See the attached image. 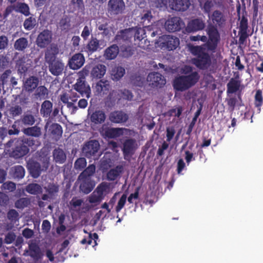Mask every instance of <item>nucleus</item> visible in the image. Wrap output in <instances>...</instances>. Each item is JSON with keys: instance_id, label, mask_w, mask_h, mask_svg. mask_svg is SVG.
<instances>
[{"instance_id": "f257e3e1", "label": "nucleus", "mask_w": 263, "mask_h": 263, "mask_svg": "<svg viewBox=\"0 0 263 263\" xmlns=\"http://www.w3.org/2000/svg\"><path fill=\"white\" fill-rule=\"evenodd\" d=\"M192 68L190 66H186L184 70V73H191L188 75L179 76L174 79L173 83L174 88L180 91H183L189 89L194 86L199 79V76L197 72H192Z\"/></svg>"}, {"instance_id": "f03ea898", "label": "nucleus", "mask_w": 263, "mask_h": 263, "mask_svg": "<svg viewBox=\"0 0 263 263\" xmlns=\"http://www.w3.org/2000/svg\"><path fill=\"white\" fill-rule=\"evenodd\" d=\"M191 51L195 57L192 59V63L200 69H207L211 65V59L210 54L201 46H193Z\"/></svg>"}, {"instance_id": "7ed1b4c3", "label": "nucleus", "mask_w": 263, "mask_h": 263, "mask_svg": "<svg viewBox=\"0 0 263 263\" xmlns=\"http://www.w3.org/2000/svg\"><path fill=\"white\" fill-rule=\"evenodd\" d=\"M39 141L33 138L23 137L17 140V144L12 151V155L15 158H20L26 155L29 152V147L39 145Z\"/></svg>"}, {"instance_id": "20e7f679", "label": "nucleus", "mask_w": 263, "mask_h": 263, "mask_svg": "<svg viewBox=\"0 0 263 263\" xmlns=\"http://www.w3.org/2000/svg\"><path fill=\"white\" fill-rule=\"evenodd\" d=\"M207 33L209 35V40L205 45L209 51L214 52L220 40L219 33L216 27L214 25L208 26Z\"/></svg>"}, {"instance_id": "39448f33", "label": "nucleus", "mask_w": 263, "mask_h": 263, "mask_svg": "<svg viewBox=\"0 0 263 263\" xmlns=\"http://www.w3.org/2000/svg\"><path fill=\"white\" fill-rule=\"evenodd\" d=\"M207 33L209 35V40L205 45L209 51L214 52L220 40L219 33L216 27L214 25L208 26Z\"/></svg>"}, {"instance_id": "423d86ee", "label": "nucleus", "mask_w": 263, "mask_h": 263, "mask_svg": "<svg viewBox=\"0 0 263 263\" xmlns=\"http://www.w3.org/2000/svg\"><path fill=\"white\" fill-rule=\"evenodd\" d=\"M159 42L160 46L164 48L169 51L176 49L180 43L179 39L170 35H163L159 37Z\"/></svg>"}, {"instance_id": "0eeeda50", "label": "nucleus", "mask_w": 263, "mask_h": 263, "mask_svg": "<svg viewBox=\"0 0 263 263\" xmlns=\"http://www.w3.org/2000/svg\"><path fill=\"white\" fill-rule=\"evenodd\" d=\"M52 40V32L48 29H44L37 35L35 43L41 49L45 48L50 45Z\"/></svg>"}, {"instance_id": "6e6552de", "label": "nucleus", "mask_w": 263, "mask_h": 263, "mask_svg": "<svg viewBox=\"0 0 263 263\" xmlns=\"http://www.w3.org/2000/svg\"><path fill=\"white\" fill-rule=\"evenodd\" d=\"M147 81L153 88H161L166 84V80L160 73L153 72L148 74Z\"/></svg>"}, {"instance_id": "1a4fd4ad", "label": "nucleus", "mask_w": 263, "mask_h": 263, "mask_svg": "<svg viewBox=\"0 0 263 263\" xmlns=\"http://www.w3.org/2000/svg\"><path fill=\"white\" fill-rule=\"evenodd\" d=\"M133 98V95L132 92L126 89L124 90H113L109 93L108 99L111 102H116L122 99L130 101Z\"/></svg>"}, {"instance_id": "9d476101", "label": "nucleus", "mask_w": 263, "mask_h": 263, "mask_svg": "<svg viewBox=\"0 0 263 263\" xmlns=\"http://www.w3.org/2000/svg\"><path fill=\"white\" fill-rule=\"evenodd\" d=\"M73 89L80 93L82 97L85 96L87 98L90 97V88L84 77L79 78L77 80V82L73 85Z\"/></svg>"}, {"instance_id": "9b49d317", "label": "nucleus", "mask_w": 263, "mask_h": 263, "mask_svg": "<svg viewBox=\"0 0 263 263\" xmlns=\"http://www.w3.org/2000/svg\"><path fill=\"white\" fill-rule=\"evenodd\" d=\"M123 0H109L108 2L107 10L111 15H118L123 13L125 9Z\"/></svg>"}, {"instance_id": "f8f14e48", "label": "nucleus", "mask_w": 263, "mask_h": 263, "mask_svg": "<svg viewBox=\"0 0 263 263\" xmlns=\"http://www.w3.org/2000/svg\"><path fill=\"white\" fill-rule=\"evenodd\" d=\"M100 144L97 140H90L87 142L83 146L82 152L87 158H91L98 152Z\"/></svg>"}, {"instance_id": "ddd939ff", "label": "nucleus", "mask_w": 263, "mask_h": 263, "mask_svg": "<svg viewBox=\"0 0 263 263\" xmlns=\"http://www.w3.org/2000/svg\"><path fill=\"white\" fill-rule=\"evenodd\" d=\"M184 23L179 17H173L167 20L165 23L166 30L169 32H176L180 31Z\"/></svg>"}, {"instance_id": "4468645a", "label": "nucleus", "mask_w": 263, "mask_h": 263, "mask_svg": "<svg viewBox=\"0 0 263 263\" xmlns=\"http://www.w3.org/2000/svg\"><path fill=\"white\" fill-rule=\"evenodd\" d=\"M168 5L172 10L183 12L189 8L191 3L189 0H168Z\"/></svg>"}, {"instance_id": "2eb2a0df", "label": "nucleus", "mask_w": 263, "mask_h": 263, "mask_svg": "<svg viewBox=\"0 0 263 263\" xmlns=\"http://www.w3.org/2000/svg\"><path fill=\"white\" fill-rule=\"evenodd\" d=\"M85 62V58L82 53H76L72 56L68 62L70 69L77 70L83 66Z\"/></svg>"}, {"instance_id": "dca6fc26", "label": "nucleus", "mask_w": 263, "mask_h": 263, "mask_svg": "<svg viewBox=\"0 0 263 263\" xmlns=\"http://www.w3.org/2000/svg\"><path fill=\"white\" fill-rule=\"evenodd\" d=\"M31 62L30 60L25 55L19 57L16 61V68L17 69L18 73L25 74L30 67Z\"/></svg>"}, {"instance_id": "f3484780", "label": "nucleus", "mask_w": 263, "mask_h": 263, "mask_svg": "<svg viewBox=\"0 0 263 263\" xmlns=\"http://www.w3.org/2000/svg\"><path fill=\"white\" fill-rule=\"evenodd\" d=\"M29 249L24 252L25 255L30 256L33 260L38 261L42 258V254L39 246L35 242H31L28 245Z\"/></svg>"}, {"instance_id": "a211bd4d", "label": "nucleus", "mask_w": 263, "mask_h": 263, "mask_svg": "<svg viewBox=\"0 0 263 263\" xmlns=\"http://www.w3.org/2000/svg\"><path fill=\"white\" fill-rule=\"evenodd\" d=\"M137 146L136 140L130 138L124 141L122 151L124 156H131L134 154Z\"/></svg>"}, {"instance_id": "6ab92c4d", "label": "nucleus", "mask_w": 263, "mask_h": 263, "mask_svg": "<svg viewBox=\"0 0 263 263\" xmlns=\"http://www.w3.org/2000/svg\"><path fill=\"white\" fill-rule=\"evenodd\" d=\"M205 27V23L199 18H195L189 22L186 30L189 33L196 32L203 30Z\"/></svg>"}, {"instance_id": "aec40b11", "label": "nucleus", "mask_w": 263, "mask_h": 263, "mask_svg": "<svg viewBox=\"0 0 263 263\" xmlns=\"http://www.w3.org/2000/svg\"><path fill=\"white\" fill-rule=\"evenodd\" d=\"M27 166L30 175L33 178H37L40 176L42 170L39 162L30 160L27 162Z\"/></svg>"}, {"instance_id": "412c9836", "label": "nucleus", "mask_w": 263, "mask_h": 263, "mask_svg": "<svg viewBox=\"0 0 263 263\" xmlns=\"http://www.w3.org/2000/svg\"><path fill=\"white\" fill-rule=\"evenodd\" d=\"M59 52V49L55 44H52L48 47L45 53V59L47 63L55 61L57 55Z\"/></svg>"}, {"instance_id": "4be33fe9", "label": "nucleus", "mask_w": 263, "mask_h": 263, "mask_svg": "<svg viewBox=\"0 0 263 263\" xmlns=\"http://www.w3.org/2000/svg\"><path fill=\"white\" fill-rule=\"evenodd\" d=\"M111 87L109 82L107 80H100L95 86V89L98 95L103 96L107 95Z\"/></svg>"}, {"instance_id": "5701e85b", "label": "nucleus", "mask_w": 263, "mask_h": 263, "mask_svg": "<svg viewBox=\"0 0 263 263\" xmlns=\"http://www.w3.org/2000/svg\"><path fill=\"white\" fill-rule=\"evenodd\" d=\"M109 119L111 122L120 123L126 122L128 116L122 111H115L110 114Z\"/></svg>"}, {"instance_id": "b1692460", "label": "nucleus", "mask_w": 263, "mask_h": 263, "mask_svg": "<svg viewBox=\"0 0 263 263\" xmlns=\"http://www.w3.org/2000/svg\"><path fill=\"white\" fill-rule=\"evenodd\" d=\"M49 64V71L55 76H59L62 74L64 68V65L59 61L48 63Z\"/></svg>"}, {"instance_id": "393cba45", "label": "nucleus", "mask_w": 263, "mask_h": 263, "mask_svg": "<svg viewBox=\"0 0 263 263\" xmlns=\"http://www.w3.org/2000/svg\"><path fill=\"white\" fill-rule=\"evenodd\" d=\"M123 172L122 165H117L115 167L110 169L107 173V179L110 181H114L120 178V176Z\"/></svg>"}, {"instance_id": "a878e982", "label": "nucleus", "mask_w": 263, "mask_h": 263, "mask_svg": "<svg viewBox=\"0 0 263 263\" xmlns=\"http://www.w3.org/2000/svg\"><path fill=\"white\" fill-rule=\"evenodd\" d=\"M24 135L28 136V138H39L42 135L41 128L38 126H33L25 128L22 130Z\"/></svg>"}, {"instance_id": "bb28decb", "label": "nucleus", "mask_w": 263, "mask_h": 263, "mask_svg": "<svg viewBox=\"0 0 263 263\" xmlns=\"http://www.w3.org/2000/svg\"><path fill=\"white\" fill-rule=\"evenodd\" d=\"M106 71V67L103 64H97L94 66L91 71V76L93 79L102 78Z\"/></svg>"}, {"instance_id": "cd10ccee", "label": "nucleus", "mask_w": 263, "mask_h": 263, "mask_svg": "<svg viewBox=\"0 0 263 263\" xmlns=\"http://www.w3.org/2000/svg\"><path fill=\"white\" fill-rule=\"evenodd\" d=\"M39 82L38 78L31 76L27 78L24 83V87L28 92H32L37 86Z\"/></svg>"}, {"instance_id": "c85d7f7f", "label": "nucleus", "mask_w": 263, "mask_h": 263, "mask_svg": "<svg viewBox=\"0 0 263 263\" xmlns=\"http://www.w3.org/2000/svg\"><path fill=\"white\" fill-rule=\"evenodd\" d=\"M106 117V115L103 111L98 110H96L91 115L90 120L95 124H100L105 121Z\"/></svg>"}, {"instance_id": "c756f323", "label": "nucleus", "mask_w": 263, "mask_h": 263, "mask_svg": "<svg viewBox=\"0 0 263 263\" xmlns=\"http://www.w3.org/2000/svg\"><path fill=\"white\" fill-rule=\"evenodd\" d=\"M123 134V129L121 128H108L103 133L104 136L108 138H116Z\"/></svg>"}, {"instance_id": "7c9ffc66", "label": "nucleus", "mask_w": 263, "mask_h": 263, "mask_svg": "<svg viewBox=\"0 0 263 263\" xmlns=\"http://www.w3.org/2000/svg\"><path fill=\"white\" fill-rule=\"evenodd\" d=\"M95 171V165L90 164L79 175L78 179L79 180H89L90 177L93 175Z\"/></svg>"}, {"instance_id": "2f4dec72", "label": "nucleus", "mask_w": 263, "mask_h": 263, "mask_svg": "<svg viewBox=\"0 0 263 263\" xmlns=\"http://www.w3.org/2000/svg\"><path fill=\"white\" fill-rule=\"evenodd\" d=\"M240 81L234 78L231 79L227 85V94H232L239 90L240 87Z\"/></svg>"}, {"instance_id": "473e14b6", "label": "nucleus", "mask_w": 263, "mask_h": 263, "mask_svg": "<svg viewBox=\"0 0 263 263\" xmlns=\"http://www.w3.org/2000/svg\"><path fill=\"white\" fill-rule=\"evenodd\" d=\"M101 42V41L98 40L96 37L91 36L86 47L87 52L90 53H92L97 51L100 47Z\"/></svg>"}, {"instance_id": "72a5a7b5", "label": "nucleus", "mask_w": 263, "mask_h": 263, "mask_svg": "<svg viewBox=\"0 0 263 263\" xmlns=\"http://www.w3.org/2000/svg\"><path fill=\"white\" fill-rule=\"evenodd\" d=\"M36 119L34 115L31 112H27L22 116L20 121L25 126H32L35 122Z\"/></svg>"}, {"instance_id": "f704fd0d", "label": "nucleus", "mask_w": 263, "mask_h": 263, "mask_svg": "<svg viewBox=\"0 0 263 263\" xmlns=\"http://www.w3.org/2000/svg\"><path fill=\"white\" fill-rule=\"evenodd\" d=\"M119 51L118 46L116 44H113L105 49L104 56L108 60H112L117 57Z\"/></svg>"}, {"instance_id": "c9c22d12", "label": "nucleus", "mask_w": 263, "mask_h": 263, "mask_svg": "<svg viewBox=\"0 0 263 263\" xmlns=\"http://www.w3.org/2000/svg\"><path fill=\"white\" fill-rule=\"evenodd\" d=\"M11 174L14 178L20 180L24 178L25 170L23 166L17 165L11 167Z\"/></svg>"}, {"instance_id": "e433bc0d", "label": "nucleus", "mask_w": 263, "mask_h": 263, "mask_svg": "<svg viewBox=\"0 0 263 263\" xmlns=\"http://www.w3.org/2000/svg\"><path fill=\"white\" fill-rule=\"evenodd\" d=\"M52 106L53 104L50 101H44L41 105L40 110L41 115H42L44 117H49L52 111Z\"/></svg>"}, {"instance_id": "4c0bfd02", "label": "nucleus", "mask_w": 263, "mask_h": 263, "mask_svg": "<svg viewBox=\"0 0 263 263\" xmlns=\"http://www.w3.org/2000/svg\"><path fill=\"white\" fill-rule=\"evenodd\" d=\"M53 159L56 163L62 164L65 162L66 159V156L64 152L61 148H55L53 152Z\"/></svg>"}, {"instance_id": "58836bf2", "label": "nucleus", "mask_w": 263, "mask_h": 263, "mask_svg": "<svg viewBox=\"0 0 263 263\" xmlns=\"http://www.w3.org/2000/svg\"><path fill=\"white\" fill-rule=\"evenodd\" d=\"M15 12L21 13L25 16L30 14V8L29 5L24 2H17L15 4Z\"/></svg>"}, {"instance_id": "ea45409f", "label": "nucleus", "mask_w": 263, "mask_h": 263, "mask_svg": "<svg viewBox=\"0 0 263 263\" xmlns=\"http://www.w3.org/2000/svg\"><path fill=\"white\" fill-rule=\"evenodd\" d=\"M211 19L214 24L220 27L225 22L222 13L219 10H215L211 16Z\"/></svg>"}, {"instance_id": "a19ab883", "label": "nucleus", "mask_w": 263, "mask_h": 263, "mask_svg": "<svg viewBox=\"0 0 263 263\" xmlns=\"http://www.w3.org/2000/svg\"><path fill=\"white\" fill-rule=\"evenodd\" d=\"M26 191L32 195L40 194L43 192L42 186L37 183H29L26 186Z\"/></svg>"}, {"instance_id": "79ce46f5", "label": "nucleus", "mask_w": 263, "mask_h": 263, "mask_svg": "<svg viewBox=\"0 0 263 263\" xmlns=\"http://www.w3.org/2000/svg\"><path fill=\"white\" fill-rule=\"evenodd\" d=\"M133 36V31L132 29H124L121 30L120 34L117 35L118 39L122 40L126 42H131Z\"/></svg>"}, {"instance_id": "37998d69", "label": "nucleus", "mask_w": 263, "mask_h": 263, "mask_svg": "<svg viewBox=\"0 0 263 263\" xmlns=\"http://www.w3.org/2000/svg\"><path fill=\"white\" fill-rule=\"evenodd\" d=\"M9 117L14 119L15 117H18L22 115L23 109L21 105L15 104L11 106L8 110Z\"/></svg>"}, {"instance_id": "c03bdc74", "label": "nucleus", "mask_w": 263, "mask_h": 263, "mask_svg": "<svg viewBox=\"0 0 263 263\" xmlns=\"http://www.w3.org/2000/svg\"><path fill=\"white\" fill-rule=\"evenodd\" d=\"M28 42L26 38L22 37L16 40L14 44V48L18 51H23L28 46Z\"/></svg>"}, {"instance_id": "a18cd8bd", "label": "nucleus", "mask_w": 263, "mask_h": 263, "mask_svg": "<svg viewBox=\"0 0 263 263\" xmlns=\"http://www.w3.org/2000/svg\"><path fill=\"white\" fill-rule=\"evenodd\" d=\"M125 73V69L121 66L116 67L111 71L112 80L118 81L123 77Z\"/></svg>"}, {"instance_id": "49530a36", "label": "nucleus", "mask_w": 263, "mask_h": 263, "mask_svg": "<svg viewBox=\"0 0 263 263\" xmlns=\"http://www.w3.org/2000/svg\"><path fill=\"white\" fill-rule=\"evenodd\" d=\"M30 204V200L27 197L21 198L14 203V206L18 209H23Z\"/></svg>"}, {"instance_id": "de8ad7c7", "label": "nucleus", "mask_w": 263, "mask_h": 263, "mask_svg": "<svg viewBox=\"0 0 263 263\" xmlns=\"http://www.w3.org/2000/svg\"><path fill=\"white\" fill-rule=\"evenodd\" d=\"M37 24L36 18L33 16L27 18L24 22L23 26L28 31L33 29Z\"/></svg>"}, {"instance_id": "09e8293b", "label": "nucleus", "mask_w": 263, "mask_h": 263, "mask_svg": "<svg viewBox=\"0 0 263 263\" xmlns=\"http://www.w3.org/2000/svg\"><path fill=\"white\" fill-rule=\"evenodd\" d=\"M263 103V98L262 95V91L258 89L256 91L255 95L254 105L257 108L258 113L260 111V107Z\"/></svg>"}, {"instance_id": "8fccbe9b", "label": "nucleus", "mask_w": 263, "mask_h": 263, "mask_svg": "<svg viewBox=\"0 0 263 263\" xmlns=\"http://www.w3.org/2000/svg\"><path fill=\"white\" fill-rule=\"evenodd\" d=\"M132 31H133V37L135 41L138 40L140 41L145 37V30L143 28L140 27L132 29Z\"/></svg>"}, {"instance_id": "3c124183", "label": "nucleus", "mask_w": 263, "mask_h": 263, "mask_svg": "<svg viewBox=\"0 0 263 263\" xmlns=\"http://www.w3.org/2000/svg\"><path fill=\"white\" fill-rule=\"evenodd\" d=\"M35 95L41 99H45L48 98V90L44 86H40L37 88Z\"/></svg>"}, {"instance_id": "603ef678", "label": "nucleus", "mask_w": 263, "mask_h": 263, "mask_svg": "<svg viewBox=\"0 0 263 263\" xmlns=\"http://www.w3.org/2000/svg\"><path fill=\"white\" fill-rule=\"evenodd\" d=\"M99 236L96 233H94L93 234L90 233L87 238H83L81 241V243L83 245L88 244L91 245L92 240H94V246L97 245V240L98 239Z\"/></svg>"}, {"instance_id": "864d4df0", "label": "nucleus", "mask_w": 263, "mask_h": 263, "mask_svg": "<svg viewBox=\"0 0 263 263\" xmlns=\"http://www.w3.org/2000/svg\"><path fill=\"white\" fill-rule=\"evenodd\" d=\"M89 180H80L81 181L80 185V190L85 194L89 193L93 189L92 185L88 183Z\"/></svg>"}, {"instance_id": "5fc2aeb1", "label": "nucleus", "mask_w": 263, "mask_h": 263, "mask_svg": "<svg viewBox=\"0 0 263 263\" xmlns=\"http://www.w3.org/2000/svg\"><path fill=\"white\" fill-rule=\"evenodd\" d=\"M51 133L53 135L61 137L63 133L62 126L58 124L54 123L51 126Z\"/></svg>"}, {"instance_id": "6e6d98bb", "label": "nucleus", "mask_w": 263, "mask_h": 263, "mask_svg": "<svg viewBox=\"0 0 263 263\" xmlns=\"http://www.w3.org/2000/svg\"><path fill=\"white\" fill-rule=\"evenodd\" d=\"M86 160L85 158H79L74 162L76 170L81 171L86 166Z\"/></svg>"}, {"instance_id": "4d7b16f0", "label": "nucleus", "mask_w": 263, "mask_h": 263, "mask_svg": "<svg viewBox=\"0 0 263 263\" xmlns=\"http://www.w3.org/2000/svg\"><path fill=\"white\" fill-rule=\"evenodd\" d=\"M70 4L74 8L78 10L81 11L84 10L85 5L83 0H71Z\"/></svg>"}, {"instance_id": "13d9d810", "label": "nucleus", "mask_w": 263, "mask_h": 263, "mask_svg": "<svg viewBox=\"0 0 263 263\" xmlns=\"http://www.w3.org/2000/svg\"><path fill=\"white\" fill-rule=\"evenodd\" d=\"M59 190V186L54 183H50L46 188V192L51 196L55 195Z\"/></svg>"}, {"instance_id": "bf43d9fd", "label": "nucleus", "mask_w": 263, "mask_h": 263, "mask_svg": "<svg viewBox=\"0 0 263 263\" xmlns=\"http://www.w3.org/2000/svg\"><path fill=\"white\" fill-rule=\"evenodd\" d=\"M104 198L102 196L98 194L95 191L91 194L89 197V202L91 203H98L102 201Z\"/></svg>"}, {"instance_id": "052dcab7", "label": "nucleus", "mask_w": 263, "mask_h": 263, "mask_svg": "<svg viewBox=\"0 0 263 263\" xmlns=\"http://www.w3.org/2000/svg\"><path fill=\"white\" fill-rule=\"evenodd\" d=\"M109 188V184L106 182H102L100 184L95 191L98 193V194L102 196L103 197H104V193Z\"/></svg>"}, {"instance_id": "680f3d73", "label": "nucleus", "mask_w": 263, "mask_h": 263, "mask_svg": "<svg viewBox=\"0 0 263 263\" xmlns=\"http://www.w3.org/2000/svg\"><path fill=\"white\" fill-rule=\"evenodd\" d=\"M127 199V195L125 194H123L118 202L117 205L116 206L115 210L117 213H119L121 209L124 207Z\"/></svg>"}, {"instance_id": "e2e57ef3", "label": "nucleus", "mask_w": 263, "mask_h": 263, "mask_svg": "<svg viewBox=\"0 0 263 263\" xmlns=\"http://www.w3.org/2000/svg\"><path fill=\"white\" fill-rule=\"evenodd\" d=\"M7 218L11 221H16L19 218L18 213L14 209H11L7 213Z\"/></svg>"}, {"instance_id": "0e129e2a", "label": "nucleus", "mask_w": 263, "mask_h": 263, "mask_svg": "<svg viewBox=\"0 0 263 263\" xmlns=\"http://www.w3.org/2000/svg\"><path fill=\"white\" fill-rule=\"evenodd\" d=\"M11 73V71L10 69L6 70L5 72L2 74L0 78V81L2 83V84L4 86L5 85H7L9 82V78Z\"/></svg>"}, {"instance_id": "69168bd1", "label": "nucleus", "mask_w": 263, "mask_h": 263, "mask_svg": "<svg viewBox=\"0 0 263 263\" xmlns=\"http://www.w3.org/2000/svg\"><path fill=\"white\" fill-rule=\"evenodd\" d=\"M248 28V19L246 17L242 16L240 22L239 31H247Z\"/></svg>"}, {"instance_id": "338daca9", "label": "nucleus", "mask_w": 263, "mask_h": 263, "mask_svg": "<svg viewBox=\"0 0 263 263\" xmlns=\"http://www.w3.org/2000/svg\"><path fill=\"white\" fill-rule=\"evenodd\" d=\"M238 35L239 45H244L249 36L247 31H238Z\"/></svg>"}, {"instance_id": "774afa93", "label": "nucleus", "mask_w": 263, "mask_h": 263, "mask_svg": "<svg viewBox=\"0 0 263 263\" xmlns=\"http://www.w3.org/2000/svg\"><path fill=\"white\" fill-rule=\"evenodd\" d=\"M83 203V200L80 199H77L76 197H73L70 201L69 204L71 209H74L77 207L80 206Z\"/></svg>"}]
</instances>
